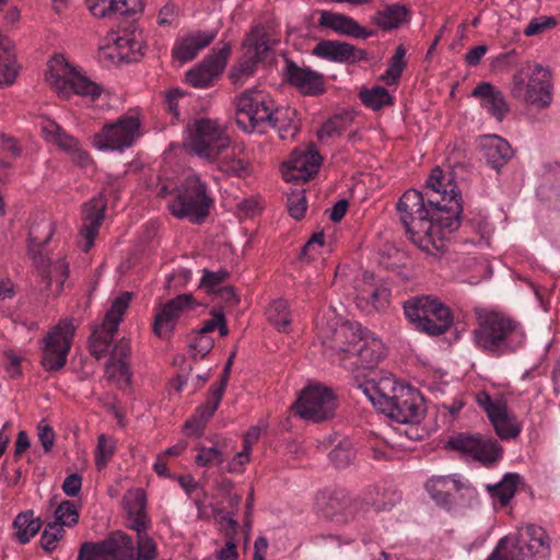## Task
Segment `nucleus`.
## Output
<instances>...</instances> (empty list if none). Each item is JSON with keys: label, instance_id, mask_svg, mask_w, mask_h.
I'll list each match as a JSON object with an SVG mask.
<instances>
[{"label": "nucleus", "instance_id": "nucleus-26", "mask_svg": "<svg viewBox=\"0 0 560 560\" xmlns=\"http://www.w3.org/2000/svg\"><path fill=\"white\" fill-rule=\"evenodd\" d=\"M313 55L338 63H357L363 60H368V52L363 49L357 48L352 44L322 39L313 48Z\"/></svg>", "mask_w": 560, "mask_h": 560}, {"label": "nucleus", "instance_id": "nucleus-60", "mask_svg": "<svg viewBox=\"0 0 560 560\" xmlns=\"http://www.w3.org/2000/svg\"><path fill=\"white\" fill-rule=\"evenodd\" d=\"M213 346L214 340L211 337L197 331L196 337L190 343V348L195 352L192 354L194 359L196 360L197 357L200 359L205 358L212 350Z\"/></svg>", "mask_w": 560, "mask_h": 560}, {"label": "nucleus", "instance_id": "nucleus-47", "mask_svg": "<svg viewBox=\"0 0 560 560\" xmlns=\"http://www.w3.org/2000/svg\"><path fill=\"white\" fill-rule=\"evenodd\" d=\"M137 549L132 560H155L158 557V547L152 537L149 536L148 529H138Z\"/></svg>", "mask_w": 560, "mask_h": 560}, {"label": "nucleus", "instance_id": "nucleus-6", "mask_svg": "<svg viewBox=\"0 0 560 560\" xmlns=\"http://www.w3.org/2000/svg\"><path fill=\"white\" fill-rule=\"evenodd\" d=\"M551 88L548 70L540 65H526L514 73L511 94L518 101L545 108L552 100Z\"/></svg>", "mask_w": 560, "mask_h": 560}, {"label": "nucleus", "instance_id": "nucleus-57", "mask_svg": "<svg viewBox=\"0 0 560 560\" xmlns=\"http://www.w3.org/2000/svg\"><path fill=\"white\" fill-rule=\"evenodd\" d=\"M68 276L69 264L63 258H60L52 265L50 264V267L44 273L43 279L47 282V285H50L54 279L62 285Z\"/></svg>", "mask_w": 560, "mask_h": 560}, {"label": "nucleus", "instance_id": "nucleus-15", "mask_svg": "<svg viewBox=\"0 0 560 560\" xmlns=\"http://www.w3.org/2000/svg\"><path fill=\"white\" fill-rule=\"evenodd\" d=\"M370 331L363 329L359 323L342 322L327 323L320 327V337L323 345L337 351L345 353L343 358H348L359 346L362 339Z\"/></svg>", "mask_w": 560, "mask_h": 560}, {"label": "nucleus", "instance_id": "nucleus-50", "mask_svg": "<svg viewBox=\"0 0 560 560\" xmlns=\"http://www.w3.org/2000/svg\"><path fill=\"white\" fill-rule=\"evenodd\" d=\"M65 534V528L58 523H47L40 536L42 548L47 553H51L57 549V544L63 538Z\"/></svg>", "mask_w": 560, "mask_h": 560}, {"label": "nucleus", "instance_id": "nucleus-42", "mask_svg": "<svg viewBox=\"0 0 560 560\" xmlns=\"http://www.w3.org/2000/svg\"><path fill=\"white\" fill-rule=\"evenodd\" d=\"M293 115L294 112L289 108H275L271 113L272 117L268 120L267 126L277 129L279 137L282 140L293 139L300 130L299 124L292 119Z\"/></svg>", "mask_w": 560, "mask_h": 560}, {"label": "nucleus", "instance_id": "nucleus-55", "mask_svg": "<svg viewBox=\"0 0 560 560\" xmlns=\"http://www.w3.org/2000/svg\"><path fill=\"white\" fill-rule=\"evenodd\" d=\"M198 451L195 463L200 467L220 466L224 462L223 453L215 446H200Z\"/></svg>", "mask_w": 560, "mask_h": 560}, {"label": "nucleus", "instance_id": "nucleus-53", "mask_svg": "<svg viewBox=\"0 0 560 560\" xmlns=\"http://www.w3.org/2000/svg\"><path fill=\"white\" fill-rule=\"evenodd\" d=\"M116 450V445L113 439L101 434L97 439V447L95 451V465L97 469L106 467L110 458L113 457Z\"/></svg>", "mask_w": 560, "mask_h": 560}, {"label": "nucleus", "instance_id": "nucleus-49", "mask_svg": "<svg viewBox=\"0 0 560 560\" xmlns=\"http://www.w3.org/2000/svg\"><path fill=\"white\" fill-rule=\"evenodd\" d=\"M406 49L402 45L396 48L395 55L392 57L386 72L382 75V80L387 85L396 84L401 77V73L406 67L405 61Z\"/></svg>", "mask_w": 560, "mask_h": 560}, {"label": "nucleus", "instance_id": "nucleus-2", "mask_svg": "<svg viewBox=\"0 0 560 560\" xmlns=\"http://www.w3.org/2000/svg\"><path fill=\"white\" fill-rule=\"evenodd\" d=\"M523 332L518 322L494 311H478L474 340L483 351L493 355L514 351L522 342Z\"/></svg>", "mask_w": 560, "mask_h": 560}, {"label": "nucleus", "instance_id": "nucleus-39", "mask_svg": "<svg viewBox=\"0 0 560 560\" xmlns=\"http://www.w3.org/2000/svg\"><path fill=\"white\" fill-rule=\"evenodd\" d=\"M410 11L405 5L398 3L387 5L378 11L373 18L374 23L384 31L398 28L408 23Z\"/></svg>", "mask_w": 560, "mask_h": 560}, {"label": "nucleus", "instance_id": "nucleus-16", "mask_svg": "<svg viewBox=\"0 0 560 560\" xmlns=\"http://www.w3.org/2000/svg\"><path fill=\"white\" fill-rule=\"evenodd\" d=\"M140 128V120L133 116L119 118L116 122L105 125L94 136V145L100 150H119L130 147Z\"/></svg>", "mask_w": 560, "mask_h": 560}, {"label": "nucleus", "instance_id": "nucleus-41", "mask_svg": "<svg viewBox=\"0 0 560 560\" xmlns=\"http://www.w3.org/2000/svg\"><path fill=\"white\" fill-rule=\"evenodd\" d=\"M215 162L218 170L226 176L246 177L250 174L249 162L241 158L235 148H232L231 151L226 150Z\"/></svg>", "mask_w": 560, "mask_h": 560}, {"label": "nucleus", "instance_id": "nucleus-58", "mask_svg": "<svg viewBox=\"0 0 560 560\" xmlns=\"http://www.w3.org/2000/svg\"><path fill=\"white\" fill-rule=\"evenodd\" d=\"M288 211L295 220H301L306 212V197L304 190L293 191L288 197Z\"/></svg>", "mask_w": 560, "mask_h": 560}, {"label": "nucleus", "instance_id": "nucleus-64", "mask_svg": "<svg viewBox=\"0 0 560 560\" xmlns=\"http://www.w3.org/2000/svg\"><path fill=\"white\" fill-rule=\"evenodd\" d=\"M477 404L486 411L488 418L490 419L494 413L500 411V409L506 405L503 400L498 399L493 400L491 396L487 392H479L476 395Z\"/></svg>", "mask_w": 560, "mask_h": 560}, {"label": "nucleus", "instance_id": "nucleus-13", "mask_svg": "<svg viewBox=\"0 0 560 560\" xmlns=\"http://www.w3.org/2000/svg\"><path fill=\"white\" fill-rule=\"evenodd\" d=\"M135 545L131 537L117 530L103 541L82 544L78 560H132Z\"/></svg>", "mask_w": 560, "mask_h": 560}, {"label": "nucleus", "instance_id": "nucleus-52", "mask_svg": "<svg viewBox=\"0 0 560 560\" xmlns=\"http://www.w3.org/2000/svg\"><path fill=\"white\" fill-rule=\"evenodd\" d=\"M259 62L260 61L256 60V58H250L244 54V59L230 72V78L233 83L238 85L244 84V82L255 73Z\"/></svg>", "mask_w": 560, "mask_h": 560}, {"label": "nucleus", "instance_id": "nucleus-51", "mask_svg": "<svg viewBox=\"0 0 560 560\" xmlns=\"http://www.w3.org/2000/svg\"><path fill=\"white\" fill-rule=\"evenodd\" d=\"M56 520L54 523H58L63 528L72 527L79 522V511L72 501H62L55 511Z\"/></svg>", "mask_w": 560, "mask_h": 560}, {"label": "nucleus", "instance_id": "nucleus-1", "mask_svg": "<svg viewBox=\"0 0 560 560\" xmlns=\"http://www.w3.org/2000/svg\"><path fill=\"white\" fill-rule=\"evenodd\" d=\"M440 167L432 170L423 191L408 189L396 208L409 240L421 250L434 254L443 249L444 238L460 225L462 195L448 183Z\"/></svg>", "mask_w": 560, "mask_h": 560}, {"label": "nucleus", "instance_id": "nucleus-14", "mask_svg": "<svg viewBox=\"0 0 560 560\" xmlns=\"http://www.w3.org/2000/svg\"><path fill=\"white\" fill-rule=\"evenodd\" d=\"M381 412L398 423H419L425 413L424 400L419 390L406 385L398 388L397 395Z\"/></svg>", "mask_w": 560, "mask_h": 560}, {"label": "nucleus", "instance_id": "nucleus-48", "mask_svg": "<svg viewBox=\"0 0 560 560\" xmlns=\"http://www.w3.org/2000/svg\"><path fill=\"white\" fill-rule=\"evenodd\" d=\"M517 481L518 475L509 474L500 483L489 487V491L493 498L499 500L501 505H506L515 494Z\"/></svg>", "mask_w": 560, "mask_h": 560}, {"label": "nucleus", "instance_id": "nucleus-7", "mask_svg": "<svg viewBox=\"0 0 560 560\" xmlns=\"http://www.w3.org/2000/svg\"><path fill=\"white\" fill-rule=\"evenodd\" d=\"M189 131L187 149L207 162L217 161L230 148L231 139L217 120L196 119Z\"/></svg>", "mask_w": 560, "mask_h": 560}, {"label": "nucleus", "instance_id": "nucleus-56", "mask_svg": "<svg viewBox=\"0 0 560 560\" xmlns=\"http://www.w3.org/2000/svg\"><path fill=\"white\" fill-rule=\"evenodd\" d=\"M105 373L108 380L130 382V370L127 361L125 360H110L108 359L105 364Z\"/></svg>", "mask_w": 560, "mask_h": 560}, {"label": "nucleus", "instance_id": "nucleus-62", "mask_svg": "<svg viewBox=\"0 0 560 560\" xmlns=\"http://www.w3.org/2000/svg\"><path fill=\"white\" fill-rule=\"evenodd\" d=\"M113 16L132 15L142 10L141 0H110Z\"/></svg>", "mask_w": 560, "mask_h": 560}, {"label": "nucleus", "instance_id": "nucleus-25", "mask_svg": "<svg viewBox=\"0 0 560 560\" xmlns=\"http://www.w3.org/2000/svg\"><path fill=\"white\" fill-rule=\"evenodd\" d=\"M285 77L288 82L303 95L315 96L326 91L325 78L322 73L300 67L289 59L285 60Z\"/></svg>", "mask_w": 560, "mask_h": 560}, {"label": "nucleus", "instance_id": "nucleus-46", "mask_svg": "<svg viewBox=\"0 0 560 560\" xmlns=\"http://www.w3.org/2000/svg\"><path fill=\"white\" fill-rule=\"evenodd\" d=\"M355 458V450L350 439L343 438L329 452L330 462L338 468L349 466Z\"/></svg>", "mask_w": 560, "mask_h": 560}, {"label": "nucleus", "instance_id": "nucleus-8", "mask_svg": "<svg viewBox=\"0 0 560 560\" xmlns=\"http://www.w3.org/2000/svg\"><path fill=\"white\" fill-rule=\"evenodd\" d=\"M275 109L273 101L258 90H246L236 102V124L246 132L258 129L264 132L271 113Z\"/></svg>", "mask_w": 560, "mask_h": 560}, {"label": "nucleus", "instance_id": "nucleus-35", "mask_svg": "<svg viewBox=\"0 0 560 560\" xmlns=\"http://www.w3.org/2000/svg\"><path fill=\"white\" fill-rule=\"evenodd\" d=\"M275 44L276 40L271 39L269 28L262 25H255L247 34L243 47L246 56L262 61Z\"/></svg>", "mask_w": 560, "mask_h": 560}, {"label": "nucleus", "instance_id": "nucleus-45", "mask_svg": "<svg viewBox=\"0 0 560 560\" xmlns=\"http://www.w3.org/2000/svg\"><path fill=\"white\" fill-rule=\"evenodd\" d=\"M352 122V115L349 113L336 114L329 118L317 131L320 141L325 139L340 136Z\"/></svg>", "mask_w": 560, "mask_h": 560}, {"label": "nucleus", "instance_id": "nucleus-20", "mask_svg": "<svg viewBox=\"0 0 560 560\" xmlns=\"http://www.w3.org/2000/svg\"><path fill=\"white\" fill-rule=\"evenodd\" d=\"M54 232V222L45 217L34 222L30 228L27 254L42 277L50 267L49 258L45 254V245L49 243Z\"/></svg>", "mask_w": 560, "mask_h": 560}, {"label": "nucleus", "instance_id": "nucleus-40", "mask_svg": "<svg viewBox=\"0 0 560 560\" xmlns=\"http://www.w3.org/2000/svg\"><path fill=\"white\" fill-rule=\"evenodd\" d=\"M117 56L126 62L138 61L143 56V40L140 34L125 33L115 40Z\"/></svg>", "mask_w": 560, "mask_h": 560}, {"label": "nucleus", "instance_id": "nucleus-5", "mask_svg": "<svg viewBox=\"0 0 560 560\" xmlns=\"http://www.w3.org/2000/svg\"><path fill=\"white\" fill-rule=\"evenodd\" d=\"M46 80L58 95L65 98L77 94L94 101L103 91L102 86L78 73L63 56H56L48 62Z\"/></svg>", "mask_w": 560, "mask_h": 560}, {"label": "nucleus", "instance_id": "nucleus-33", "mask_svg": "<svg viewBox=\"0 0 560 560\" xmlns=\"http://www.w3.org/2000/svg\"><path fill=\"white\" fill-rule=\"evenodd\" d=\"M471 96L479 98L481 107L499 121H502L510 110L503 93L489 82L479 83L472 90Z\"/></svg>", "mask_w": 560, "mask_h": 560}, {"label": "nucleus", "instance_id": "nucleus-38", "mask_svg": "<svg viewBox=\"0 0 560 560\" xmlns=\"http://www.w3.org/2000/svg\"><path fill=\"white\" fill-rule=\"evenodd\" d=\"M489 420L501 440H515L522 431V423L515 415L509 411L506 405Z\"/></svg>", "mask_w": 560, "mask_h": 560}, {"label": "nucleus", "instance_id": "nucleus-36", "mask_svg": "<svg viewBox=\"0 0 560 560\" xmlns=\"http://www.w3.org/2000/svg\"><path fill=\"white\" fill-rule=\"evenodd\" d=\"M126 500L128 527L132 530L148 529L149 516L147 514V497L142 489L130 492Z\"/></svg>", "mask_w": 560, "mask_h": 560}, {"label": "nucleus", "instance_id": "nucleus-11", "mask_svg": "<svg viewBox=\"0 0 560 560\" xmlns=\"http://www.w3.org/2000/svg\"><path fill=\"white\" fill-rule=\"evenodd\" d=\"M75 327L72 319H61L44 338L40 363L46 371H58L67 362Z\"/></svg>", "mask_w": 560, "mask_h": 560}, {"label": "nucleus", "instance_id": "nucleus-18", "mask_svg": "<svg viewBox=\"0 0 560 560\" xmlns=\"http://www.w3.org/2000/svg\"><path fill=\"white\" fill-rule=\"evenodd\" d=\"M231 55L230 44H223L218 50H213L199 65L186 73V81L194 88L203 89L212 84L224 70Z\"/></svg>", "mask_w": 560, "mask_h": 560}, {"label": "nucleus", "instance_id": "nucleus-31", "mask_svg": "<svg viewBox=\"0 0 560 560\" xmlns=\"http://www.w3.org/2000/svg\"><path fill=\"white\" fill-rule=\"evenodd\" d=\"M131 296L132 294L130 292H122L119 296L114 299L109 310L105 314L102 325L96 327L91 336H96V339L98 338L105 341V343L110 345L122 320V316L129 307Z\"/></svg>", "mask_w": 560, "mask_h": 560}, {"label": "nucleus", "instance_id": "nucleus-17", "mask_svg": "<svg viewBox=\"0 0 560 560\" xmlns=\"http://www.w3.org/2000/svg\"><path fill=\"white\" fill-rule=\"evenodd\" d=\"M195 301L190 293L179 294L155 310L152 330L159 338L167 339L175 330L180 315L194 310Z\"/></svg>", "mask_w": 560, "mask_h": 560}, {"label": "nucleus", "instance_id": "nucleus-27", "mask_svg": "<svg viewBox=\"0 0 560 560\" xmlns=\"http://www.w3.org/2000/svg\"><path fill=\"white\" fill-rule=\"evenodd\" d=\"M217 31H189L179 36L172 49V57L180 63L195 59L217 37Z\"/></svg>", "mask_w": 560, "mask_h": 560}, {"label": "nucleus", "instance_id": "nucleus-4", "mask_svg": "<svg viewBox=\"0 0 560 560\" xmlns=\"http://www.w3.org/2000/svg\"><path fill=\"white\" fill-rule=\"evenodd\" d=\"M404 313L417 330L429 336L438 337L445 334L453 323L450 307L430 295L408 299L404 302Z\"/></svg>", "mask_w": 560, "mask_h": 560}, {"label": "nucleus", "instance_id": "nucleus-3", "mask_svg": "<svg viewBox=\"0 0 560 560\" xmlns=\"http://www.w3.org/2000/svg\"><path fill=\"white\" fill-rule=\"evenodd\" d=\"M174 190L175 196L167 205L172 215L188 219L194 224L203 222L213 203L208 185L194 174L187 176Z\"/></svg>", "mask_w": 560, "mask_h": 560}, {"label": "nucleus", "instance_id": "nucleus-10", "mask_svg": "<svg viewBox=\"0 0 560 560\" xmlns=\"http://www.w3.org/2000/svg\"><path fill=\"white\" fill-rule=\"evenodd\" d=\"M424 489L435 504L446 511H452L462 499L472 500L477 495L476 489L458 474L447 476H432Z\"/></svg>", "mask_w": 560, "mask_h": 560}, {"label": "nucleus", "instance_id": "nucleus-34", "mask_svg": "<svg viewBox=\"0 0 560 560\" xmlns=\"http://www.w3.org/2000/svg\"><path fill=\"white\" fill-rule=\"evenodd\" d=\"M390 291L384 285H375L364 281L358 289L355 303L366 313L384 311L389 304Z\"/></svg>", "mask_w": 560, "mask_h": 560}, {"label": "nucleus", "instance_id": "nucleus-44", "mask_svg": "<svg viewBox=\"0 0 560 560\" xmlns=\"http://www.w3.org/2000/svg\"><path fill=\"white\" fill-rule=\"evenodd\" d=\"M361 102L374 110H378L384 106L393 104V96L383 86H374L372 89H361L359 92Z\"/></svg>", "mask_w": 560, "mask_h": 560}, {"label": "nucleus", "instance_id": "nucleus-61", "mask_svg": "<svg viewBox=\"0 0 560 560\" xmlns=\"http://www.w3.org/2000/svg\"><path fill=\"white\" fill-rule=\"evenodd\" d=\"M506 542L508 537L500 539L494 550L486 560H520L521 550L517 547L508 550Z\"/></svg>", "mask_w": 560, "mask_h": 560}, {"label": "nucleus", "instance_id": "nucleus-19", "mask_svg": "<svg viewBox=\"0 0 560 560\" xmlns=\"http://www.w3.org/2000/svg\"><path fill=\"white\" fill-rule=\"evenodd\" d=\"M322 161L320 154L312 143L304 150L295 149L283 163V177L287 182H307L317 174Z\"/></svg>", "mask_w": 560, "mask_h": 560}, {"label": "nucleus", "instance_id": "nucleus-22", "mask_svg": "<svg viewBox=\"0 0 560 560\" xmlns=\"http://www.w3.org/2000/svg\"><path fill=\"white\" fill-rule=\"evenodd\" d=\"M352 500L342 491L320 492L315 498L316 512L324 517L343 524L353 517Z\"/></svg>", "mask_w": 560, "mask_h": 560}, {"label": "nucleus", "instance_id": "nucleus-43", "mask_svg": "<svg viewBox=\"0 0 560 560\" xmlns=\"http://www.w3.org/2000/svg\"><path fill=\"white\" fill-rule=\"evenodd\" d=\"M268 322L280 332H288L291 324V313L288 302L283 299L273 301L266 311Z\"/></svg>", "mask_w": 560, "mask_h": 560}, {"label": "nucleus", "instance_id": "nucleus-28", "mask_svg": "<svg viewBox=\"0 0 560 560\" xmlns=\"http://www.w3.org/2000/svg\"><path fill=\"white\" fill-rule=\"evenodd\" d=\"M317 25L318 27L330 30L338 35L353 38H368L375 35V31L366 30L351 16L328 10L319 11Z\"/></svg>", "mask_w": 560, "mask_h": 560}, {"label": "nucleus", "instance_id": "nucleus-12", "mask_svg": "<svg viewBox=\"0 0 560 560\" xmlns=\"http://www.w3.org/2000/svg\"><path fill=\"white\" fill-rule=\"evenodd\" d=\"M447 445L485 466L493 465L503 454V448L497 440L481 434L458 433L450 438Z\"/></svg>", "mask_w": 560, "mask_h": 560}, {"label": "nucleus", "instance_id": "nucleus-30", "mask_svg": "<svg viewBox=\"0 0 560 560\" xmlns=\"http://www.w3.org/2000/svg\"><path fill=\"white\" fill-rule=\"evenodd\" d=\"M106 205L103 198L94 197L83 207L82 228L80 235L84 238L83 252H89L94 246V240L105 217Z\"/></svg>", "mask_w": 560, "mask_h": 560}, {"label": "nucleus", "instance_id": "nucleus-54", "mask_svg": "<svg viewBox=\"0 0 560 560\" xmlns=\"http://www.w3.org/2000/svg\"><path fill=\"white\" fill-rule=\"evenodd\" d=\"M222 392L214 389L213 387H210L208 399L203 405L197 408L195 415L205 423H207L217 411L222 400Z\"/></svg>", "mask_w": 560, "mask_h": 560}, {"label": "nucleus", "instance_id": "nucleus-21", "mask_svg": "<svg viewBox=\"0 0 560 560\" xmlns=\"http://www.w3.org/2000/svg\"><path fill=\"white\" fill-rule=\"evenodd\" d=\"M42 132L47 141L69 154L72 161L79 166L86 167L92 163L89 153L81 148L79 140L67 133L55 121L47 120L42 126Z\"/></svg>", "mask_w": 560, "mask_h": 560}, {"label": "nucleus", "instance_id": "nucleus-23", "mask_svg": "<svg viewBox=\"0 0 560 560\" xmlns=\"http://www.w3.org/2000/svg\"><path fill=\"white\" fill-rule=\"evenodd\" d=\"M383 355V342L370 331L351 355L341 359V363L349 370L373 369L378 364Z\"/></svg>", "mask_w": 560, "mask_h": 560}, {"label": "nucleus", "instance_id": "nucleus-63", "mask_svg": "<svg viewBox=\"0 0 560 560\" xmlns=\"http://www.w3.org/2000/svg\"><path fill=\"white\" fill-rule=\"evenodd\" d=\"M203 276L200 280V287L206 288L208 290L214 291V289L222 282H224L230 272L226 269H219L217 271H210L208 269H203Z\"/></svg>", "mask_w": 560, "mask_h": 560}, {"label": "nucleus", "instance_id": "nucleus-37", "mask_svg": "<svg viewBox=\"0 0 560 560\" xmlns=\"http://www.w3.org/2000/svg\"><path fill=\"white\" fill-rule=\"evenodd\" d=\"M14 528L13 537L22 545H25L34 538L43 526L40 517H36L33 510L20 512L12 524Z\"/></svg>", "mask_w": 560, "mask_h": 560}, {"label": "nucleus", "instance_id": "nucleus-59", "mask_svg": "<svg viewBox=\"0 0 560 560\" xmlns=\"http://www.w3.org/2000/svg\"><path fill=\"white\" fill-rule=\"evenodd\" d=\"M557 25V20L552 16H539L530 20L524 34L526 36H535L544 33L547 30L553 28Z\"/></svg>", "mask_w": 560, "mask_h": 560}, {"label": "nucleus", "instance_id": "nucleus-32", "mask_svg": "<svg viewBox=\"0 0 560 560\" xmlns=\"http://www.w3.org/2000/svg\"><path fill=\"white\" fill-rule=\"evenodd\" d=\"M478 142L487 163L497 171H500L513 156L514 152L510 143L499 136L483 135Z\"/></svg>", "mask_w": 560, "mask_h": 560}, {"label": "nucleus", "instance_id": "nucleus-29", "mask_svg": "<svg viewBox=\"0 0 560 560\" xmlns=\"http://www.w3.org/2000/svg\"><path fill=\"white\" fill-rule=\"evenodd\" d=\"M399 384L393 375H385L380 378H370L358 385V388L369 398V400L382 411L388 406L394 395H397L398 388L405 387Z\"/></svg>", "mask_w": 560, "mask_h": 560}, {"label": "nucleus", "instance_id": "nucleus-24", "mask_svg": "<svg viewBox=\"0 0 560 560\" xmlns=\"http://www.w3.org/2000/svg\"><path fill=\"white\" fill-rule=\"evenodd\" d=\"M514 547L521 550L520 560L533 555L547 557L550 549L549 537L544 528L529 525L515 539L508 537V550Z\"/></svg>", "mask_w": 560, "mask_h": 560}, {"label": "nucleus", "instance_id": "nucleus-9", "mask_svg": "<svg viewBox=\"0 0 560 560\" xmlns=\"http://www.w3.org/2000/svg\"><path fill=\"white\" fill-rule=\"evenodd\" d=\"M336 407L332 390L319 384L306 386L292 406L298 416L315 423L332 419Z\"/></svg>", "mask_w": 560, "mask_h": 560}]
</instances>
